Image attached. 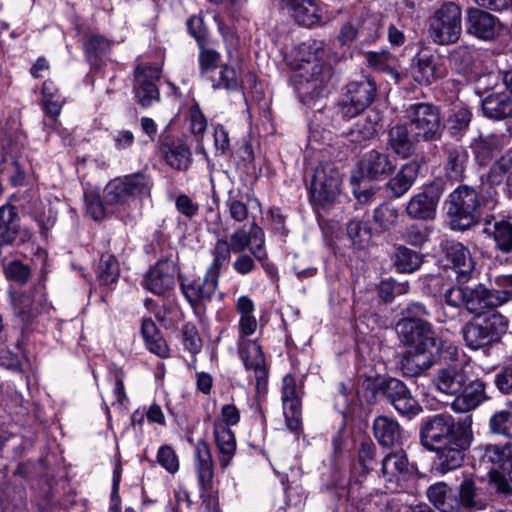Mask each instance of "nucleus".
<instances>
[{
	"label": "nucleus",
	"instance_id": "62",
	"mask_svg": "<svg viewBox=\"0 0 512 512\" xmlns=\"http://www.w3.org/2000/svg\"><path fill=\"white\" fill-rule=\"evenodd\" d=\"M378 129L379 123L377 115L374 114L373 117L368 116L365 118L363 123L358 122L351 134H358V136L354 138L355 141L367 140L374 137L377 134Z\"/></svg>",
	"mask_w": 512,
	"mask_h": 512
},
{
	"label": "nucleus",
	"instance_id": "10",
	"mask_svg": "<svg viewBox=\"0 0 512 512\" xmlns=\"http://www.w3.org/2000/svg\"><path fill=\"white\" fill-rule=\"evenodd\" d=\"M410 128L421 141L439 140L442 136L443 125L440 111L430 103H415L406 111Z\"/></svg>",
	"mask_w": 512,
	"mask_h": 512
},
{
	"label": "nucleus",
	"instance_id": "43",
	"mask_svg": "<svg viewBox=\"0 0 512 512\" xmlns=\"http://www.w3.org/2000/svg\"><path fill=\"white\" fill-rule=\"evenodd\" d=\"M477 58V50L474 46L460 45L449 54L452 67L460 74L467 75L472 71Z\"/></svg>",
	"mask_w": 512,
	"mask_h": 512
},
{
	"label": "nucleus",
	"instance_id": "7",
	"mask_svg": "<svg viewBox=\"0 0 512 512\" xmlns=\"http://www.w3.org/2000/svg\"><path fill=\"white\" fill-rule=\"evenodd\" d=\"M153 187L152 178L136 172L111 180L104 189L106 204L128 206L136 199L148 198Z\"/></svg>",
	"mask_w": 512,
	"mask_h": 512
},
{
	"label": "nucleus",
	"instance_id": "6",
	"mask_svg": "<svg viewBox=\"0 0 512 512\" xmlns=\"http://www.w3.org/2000/svg\"><path fill=\"white\" fill-rule=\"evenodd\" d=\"M482 464L491 465L488 474L490 484L504 496L512 495V487L505 478L512 481V438L504 445H486L476 449Z\"/></svg>",
	"mask_w": 512,
	"mask_h": 512
},
{
	"label": "nucleus",
	"instance_id": "12",
	"mask_svg": "<svg viewBox=\"0 0 512 512\" xmlns=\"http://www.w3.org/2000/svg\"><path fill=\"white\" fill-rule=\"evenodd\" d=\"M237 347L245 369L253 373L257 392H265L269 372L260 344L256 340H237Z\"/></svg>",
	"mask_w": 512,
	"mask_h": 512
},
{
	"label": "nucleus",
	"instance_id": "58",
	"mask_svg": "<svg viewBox=\"0 0 512 512\" xmlns=\"http://www.w3.org/2000/svg\"><path fill=\"white\" fill-rule=\"evenodd\" d=\"M411 392L408 387L396 378H390L382 385V393L385 399L392 405L398 399L403 397V394Z\"/></svg>",
	"mask_w": 512,
	"mask_h": 512
},
{
	"label": "nucleus",
	"instance_id": "14",
	"mask_svg": "<svg viewBox=\"0 0 512 512\" xmlns=\"http://www.w3.org/2000/svg\"><path fill=\"white\" fill-rule=\"evenodd\" d=\"M376 84L370 78L352 81L347 85L346 100L342 105L341 114L351 119L362 113L375 99Z\"/></svg>",
	"mask_w": 512,
	"mask_h": 512
},
{
	"label": "nucleus",
	"instance_id": "23",
	"mask_svg": "<svg viewBox=\"0 0 512 512\" xmlns=\"http://www.w3.org/2000/svg\"><path fill=\"white\" fill-rule=\"evenodd\" d=\"M175 285V267L169 261H159L145 275L144 287L157 296H165Z\"/></svg>",
	"mask_w": 512,
	"mask_h": 512
},
{
	"label": "nucleus",
	"instance_id": "35",
	"mask_svg": "<svg viewBox=\"0 0 512 512\" xmlns=\"http://www.w3.org/2000/svg\"><path fill=\"white\" fill-rule=\"evenodd\" d=\"M444 154L447 176L453 180H461L469 159L468 151L462 145L447 144L444 147Z\"/></svg>",
	"mask_w": 512,
	"mask_h": 512
},
{
	"label": "nucleus",
	"instance_id": "20",
	"mask_svg": "<svg viewBox=\"0 0 512 512\" xmlns=\"http://www.w3.org/2000/svg\"><path fill=\"white\" fill-rule=\"evenodd\" d=\"M448 73L444 59L433 53L418 54L413 66V77L421 85H429Z\"/></svg>",
	"mask_w": 512,
	"mask_h": 512
},
{
	"label": "nucleus",
	"instance_id": "33",
	"mask_svg": "<svg viewBox=\"0 0 512 512\" xmlns=\"http://www.w3.org/2000/svg\"><path fill=\"white\" fill-rule=\"evenodd\" d=\"M453 494L458 504L457 512L463 509L482 510L486 507V499L471 479H465Z\"/></svg>",
	"mask_w": 512,
	"mask_h": 512
},
{
	"label": "nucleus",
	"instance_id": "47",
	"mask_svg": "<svg viewBox=\"0 0 512 512\" xmlns=\"http://www.w3.org/2000/svg\"><path fill=\"white\" fill-rule=\"evenodd\" d=\"M120 275V267L118 260L112 254H102L97 271L96 277L101 285H110L115 283Z\"/></svg>",
	"mask_w": 512,
	"mask_h": 512
},
{
	"label": "nucleus",
	"instance_id": "59",
	"mask_svg": "<svg viewBox=\"0 0 512 512\" xmlns=\"http://www.w3.org/2000/svg\"><path fill=\"white\" fill-rule=\"evenodd\" d=\"M489 425L493 433L512 436V412L501 411L494 414Z\"/></svg>",
	"mask_w": 512,
	"mask_h": 512
},
{
	"label": "nucleus",
	"instance_id": "32",
	"mask_svg": "<svg viewBox=\"0 0 512 512\" xmlns=\"http://www.w3.org/2000/svg\"><path fill=\"white\" fill-rule=\"evenodd\" d=\"M373 432L382 446L393 447L402 443V429L399 423L392 418L377 417L373 423Z\"/></svg>",
	"mask_w": 512,
	"mask_h": 512
},
{
	"label": "nucleus",
	"instance_id": "15",
	"mask_svg": "<svg viewBox=\"0 0 512 512\" xmlns=\"http://www.w3.org/2000/svg\"><path fill=\"white\" fill-rule=\"evenodd\" d=\"M443 194L442 185L436 182L425 184L407 202L405 210L413 219L429 220L436 214L438 202Z\"/></svg>",
	"mask_w": 512,
	"mask_h": 512
},
{
	"label": "nucleus",
	"instance_id": "30",
	"mask_svg": "<svg viewBox=\"0 0 512 512\" xmlns=\"http://www.w3.org/2000/svg\"><path fill=\"white\" fill-rule=\"evenodd\" d=\"M486 399L485 385L481 381L471 382L453 400L451 408L456 413H466L478 407Z\"/></svg>",
	"mask_w": 512,
	"mask_h": 512
},
{
	"label": "nucleus",
	"instance_id": "2",
	"mask_svg": "<svg viewBox=\"0 0 512 512\" xmlns=\"http://www.w3.org/2000/svg\"><path fill=\"white\" fill-rule=\"evenodd\" d=\"M397 327L401 339L411 347L403 354L400 368L405 376H418L434 364L440 349L433 327L412 320L398 323Z\"/></svg>",
	"mask_w": 512,
	"mask_h": 512
},
{
	"label": "nucleus",
	"instance_id": "26",
	"mask_svg": "<svg viewBox=\"0 0 512 512\" xmlns=\"http://www.w3.org/2000/svg\"><path fill=\"white\" fill-rule=\"evenodd\" d=\"M509 144V137L501 134L481 135L471 144L475 159L481 166L488 165Z\"/></svg>",
	"mask_w": 512,
	"mask_h": 512
},
{
	"label": "nucleus",
	"instance_id": "13",
	"mask_svg": "<svg viewBox=\"0 0 512 512\" xmlns=\"http://www.w3.org/2000/svg\"><path fill=\"white\" fill-rule=\"evenodd\" d=\"M228 241L234 254L249 250L251 255L259 262L267 259L265 234L255 222H252L249 228L243 226L234 230Z\"/></svg>",
	"mask_w": 512,
	"mask_h": 512
},
{
	"label": "nucleus",
	"instance_id": "21",
	"mask_svg": "<svg viewBox=\"0 0 512 512\" xmlns=\"http://www.w3.org/2000/svg\"><path fill=\"white\" fill-rule=\"evenodd\" d=\"M443 249L447 260L452 264L459 283L468 282L474 273L475 263L471 253L462 243L448 240L444 243Z\"/></svg>",
	"mask_w": 512,
	"mask_h": 512
},
{
	"label": "nucleus",
	"instance_id": "41",
	"mask_svg": "<svg viewBox=\"0 0 512 512\" xmlns=\"http://www.w3.org/2000/svg\"><path fill=\"white\" fill-rule=\"evenodd\" d=\"M430 502L441 512H457L458 504L454 498L453 490L439 482L431 485L427 490Z\"/></svg>",
	"mask_w": 512,
	"mask_h": 512
},
{
	"label": "nucleus",
	"instance_id": "63",
	"mask_svg": "<svg viewBox=\"0 0 512 512\" xmlns=\"http://www.w3.org/2000/svg\"><path fill=\"white\" fill-rule=\"evenodd\" d=\"M182 335L185 349L190 353L196 354L201 350L202 341L194 324L186 323L182 328Z\"/></svg>",
	"mask_w": 512,
	"mask_h": 512
},
{
	"label": "nucleus",
	"instance_id": "38",
	"mask_svg": "<svg viewBox=\"0 0 512 512\" xmlns=\"http://www.w3.org/2000/svg\"><path fill=\"white\" fill-rule=\"evenodd\" d=\"M483 233L495 243V248L503 253L512 252V222L499 220L486 223Z\"/></svg>",
	"mask_w": 512,
	"mask_h": 512
},
{
	"label": "nucleus",
	"instance_id": "52",
	"mask_svg": "<svg viewBox=\"0 0 512 512\" xmlns=\"http://www.w3.org/2000/svg\"><path fill=\"white\" fill-rule=\"evenodd\" d=\"M381 25L374 16L359 17V42L361 44L375 43L380 37Z\"/></svg>",
	"mask_w": 512,
	"mask_h": 512
},
{
	"label": "nucleus",
	"instance_id": "57",
	"mask_svg": "<svg viewBox=\"0 0 512 512\" xmlns=\"http://www.w3.org/2000/svg\"><path fill=\"white\" fill-rule=\"evenodd\" d=\"M0 174L13 186L20 185L24 179V173L19 164L14 160L5 159L2 152H0Z\"/></svg>",
	"mask_w": 512,
	"mask_h": 512
},
{
	"label": "nucleus",
	"instance_id": "51",
	"mask_svg": "<svg viewBox=\"0 0 512 512\" xmlns=\"http://www.w3.org/2000/svg\"><path fill=\"white\" fill-rule=\"evenodd\" d=\"M87 60L95 64L110 50V41L98 34H91L83 44Z\"/></svg>",
	"mask_w": 512,
	"mask_h": 512
},
{
	"label": "nucleus",
	"instance_id": "37",
	"mask_svg": "<svg viewBox=\"0 0 512 512\" xmlns=\"http://www.w3.org/2000/svg\"><path fill=\"white\" fill-rule=\"evenodd\" d=\"M417 176L418 165L414 162L406 163L387 181L386 189L393 197L400 198L410 190Z\"/></svg>",
	"mask_w": 512,
	"mask_h": 512
},
{
	"label": "nucleus",
	"instance_id": "16",
	"mask_svg": "<svg viewBox=\"0 0 512 512\" xmlns=\"http://www.w3.org/2000/svg\"><path fill=\"white\" fill-rule=\"evenodd\" d=\"M302 386L296 379L287 374L282 379L281 400L286 425L292 432H298L302 426Z\"/></svg>",
	"mask_w": 512,
	"mask_h": 512
},
{
	"label": "nucleus",
	"instance_id": "8",
	"mask_svg": "<svg viewBox=\"0 0 512 512\" xmlns=\"http://www.w3.org/2000/svg\"><path fill=\"white\" fill-rule=\"evenodd\" d=\"M428 33L437 45L456 43L462 33V12L454 2H445L428 18Z\"/></svg>",
	"mask_w": 512,
	"mask_h": 512
},
{
	"label": "nucleus",
	"instance_id": "17",
	"mask_svg": "<svg viewBox=\"0 0 512 512\" xmlns=\"http://www.w3.org/2000/svg\"><path fill=\"white\" fill-rule=\"evenodd\" d=\"M341 175L332 164L319 165L311 181V195L320 204L331 202L339 194Z\"/></svg>",
	"mask_w": 512,
	"mask_h": 512
},
{
	"label": "nucleus",
	"instance_id": "60",
	"mask_svg": "<svg viewBox=\"0 0 512 512\" xmlns=\"http://www.w3.org/2000/svg\"><path fill=\"white\" fill-rule=\"evenodd\" d=\"M395 410L403 416L412 418L422 411L418 401L412 396L411 392L403 394V397L392 404Z\"/></svg>",
	"mask_w": 512,
	"mask_h": 512
},
{
	"label": "nucleus",
	"instance_id": "40",
	"mask_svg": "<svg viewBox=\"0 0 512 512\" xmlns=\"http://www.w3.org/2000/svg\"><path fill=\"white\" fill-rule=\"evenodd\" d=\"M163 156L167 165L179 171L187 170L191 164L190 148L181 141L163 146Z\"/></svg>",
	"mask_w": 512,
	"mask_h": 512
},
{
	"label": "nucleus",
	"instance_id": "31",
	"mask_svg": "<svg viewBox=\"0 0 512 512\" xmlns=\"http://www.w3.org/2000/svg\"><path fill=\"white\" fill-rule=\"evenodd\" d=\"M213 434L219 451L220 466L225 469L229 466L236 451V438L229 427L220 422L213 423Z\"/></svg>",
	"mask_w": 512,
	"mask_h": 512
},
{
	"label": "nucleus",
	"instance_id": "64",
	"mask_svg": "<svg viewBox=\"0 0 512 512\" xmlns=\"http://www.w3.org/2000/svg\"><path fill=\"white\" fill-rule=\"evenodd\" d=\"M359 17H352L346 23H344L340 29L338 40L342 45L349 46L354 41H359Z\"/></svg>",
	"mask_w": 512,
	"mask_h": 512
},
{
	"label": "nucleus",
	"instance_id": "22",
	"mask_svg": "<svg viewBox=\"0 0 512 512\" xmlns=\"http://www.w3.org/2000/svg\"><path fill=\"white\" fill-rule=\"evenodd\" d=\"M359 169L363 177L384 180L395 171L396 161L385 152L371 150L362 157Z\"/></svg>",
	"mask_w": 512,
	"mask_h": 512
},
{
	"label": "nucleus",
	"instance_id": "44",
	"mask_svg": "<svg viewBox=\"0 0 512 512\" xmlns=\"http://www.w3.org/2000/svg\"><path fill=\"white\" fill-rule=\"evenodd\" d=\"M368 66L376 71L390 74L394 78H399L397 69L398 60L388 50L378 52H367L365 54Z\"/></svg>",
	"mask_w": 512,
	"mask_h": 512
},
{
	"label": "nucleus",
	"instance_id": "24",
	"mask_svg": "<svg viewBox=\"0 0 512 512\" xmlns=\"http://www.w3.org/2000/svg\"><path fill=\"white\" fill-rule=\"evenodd\" d=\"M491 285V288H487L480 284V291L477 293L482 296L480 302L484 300L486 309L499 307L512 298V274L495 276Z\"/></svg>",
	"mask_w": 512,
	"mask_h": 512
},
{
	"label": "nucleus",
	"instance_id": "49",
	"mask_svg": "<svg viewBox=\"0 0 512 512\" xmlns=\"http://www.w3.org/2000/svg\"><path fill=\"white\" fill-rule=\"evenodd\" d=\"M220 60L221 54L218 51L204 47V43L199 46L198 63L200 76L203 80H210Z\"/></svg>",
	"mask_w": 512,
	"mask_h": 512
},
{
	"label": "nucleus",
	"instance_id": "54",
	"mask_svg": "<svg viewBox=\"0 0 512 512\" xmlns=\"http://www.w3.org/2000/svg\"><path fill=\"white\" fill-rule=\"evenodd\" d=\"M373 219L381 231H388L396 225L398 211L394 207L382 204L374 210Z\"/></svg>",
	"mask_w": 512,
	"mask_h": 512
},
{
	"label": "nucleus",
	"instance_id": "46",
	"mask_svg": "<svg viewBox=\"0 0 512 512\" xmlns=\"http://www.w3.org/2000/svg\"><path fill=\"white\" fill-rule=\"evenodd\" d=\"M214 90L225 89L235 91L241 88L242 78L240 73L231 65L224 64L220 67L218 76H212L208 81Z\"/></svg>",
	"mask_w": 512,
	"mask_h": 512
},
{
	"label": "nucleus",
	"instance_id": "4",
	"mask_svg": "<svg viewBox=\"0 0 512 512\" xmlns=\"http://www.w3.org/2000/svg\"><path fill=\"white\" fill-rule=\"evenodd\" d=\"M477 314L462 328L464 341L473 350L500 341L508 329L507 318L497 311Z\"/></svg>",
	"mask_w": 512,
	"mask_h": 512
},
{
	"label": "nucleus",
	"instance_id": "50",
	"mask_svg": "<svg viewBox=\"0 0 512 512\" xmlns=\"http://www.w3.org/2000/svg\"><path fill=\"white\" fill-rule=\"evenodd\" d=\"M394 264L401 272L412 273L419 269L422 264L421 256L404 246L396 248L394 255Z\"/></svg>",
	"mask_w": 512,
	"mask_h": 512
},
{
	"label": "nucleus",
	"instance_id": "56",
	"mask_svg": "<svg viewBox=\"0 0 512 512\" xmlns=\"http://www.w3.org/2000/svg\"><path fill=\"white\" fill-rule=\"evenodd\" d=\"M109 377L114 382L113 387V397L114 400L111 402L112 406H116L118 408H122L124 402L127 400V396L125 393V388L123 384L124 373L121 368L116 366H112L109 369Z\"/></svg>",
	"mask_w": 512,
	"mask_h": 512
},
{
	"label": "nucleus",
	"instance_id": "18",
	"mask_svg": "<svg viewBox=\"0 0 512 512\" xmlns=\"http://www.w3.org/2000/svg\"><path fill=\"white\" fill-rule=\"evenodd\" d=\"M218 279L219 275L208 269L202 278L183 279L180 288L189 304L196 308L211 300L218 286Z\"/></svg>",
	"mask_w": 512,
	"mask_h": 512
},
{
	"label": "nucleus",
	"instance_id": "1",
	"mask_svg": "<svg viewBox=\"0 0 512 512\" xmlns=\"http://www.w3.org/2000/svg\"><path fill=\"white\" fill-rule=\"evenodd\" d=\"M473 441L472 417L455 420L446 413L436 414L422 419L420 442L422 446L436 454L432 469L444 475L460 468L465 452Z\"/></svg>",
	"mask_w": 512,
	"mask_h": 512
},
{
	"label": "nucleus",
	"instance_id": "53",
	"mask_svg": "<svg viewBox=\"0 0 512 512\" xmlns=\"http://www.w3.org/2000/svg\"><path fill=\"white\" fill-rule=\"evenodd\" d=\"M231 252L233 251L227 239H217L215 246L212 250L213 262L208 269L220 275L221 269L223 267H226L230 262Z\"/></svg>",
	"mask_w": 512,
	"mask_h": 512
},
{
	"label": "nucleus",
	"instance_id": "61",
	"mask_svg": "<svg viewBox=\"0 0 512 512\" xmlns=\"http://www.w3.org/2000/svg\"><path fill=\"white\" fill-rule=\"evenodd\" d=\"M157 462L169 473L174 474L179 470V460L169 445H162L157 452Z\"/></svg>",
	"mask_w": 512,
	"mask_h": 512
},
{
	"label": "nucleus",
	"instance_id": "29",
	"mask_svg": "<svg viewBox=\"0 0 512 512\" xmlns=\"http://www.w3.org/2000/svg\"><path fill=\"white\" fill-rule=\"evenodd\" d=\"M420 141L415 132L411 128L409 130L406 124L397 123L389 130L388 146L401 158L411 156Z\"/></svg>",
	"mask_w": 512,
	"mask_h": 512
},
{
	"label": "nucleus",
	"instance_id": "3",
	"mask_svg": "<svg viewBox=\"0 0 512 512\" xmlns=\"http://www.w3.org/2000/svg\"><path fill=\"white\" fill-rule=\"evenodd\" d=\"M324 51L323 41L312 40L299 46V55L308 54L307 58H301L295 74L299 78L298 90L301 94L315 98L323 95L327 88L332 78V69L322 61Z\"/></svg>",
	"mask_w": 512,
	"mask_h": 512
},
{
	"label": "nucleus",
	"instance_id": "25",
	"mask_svg": "<svg viewBox=\"0 0 512 512\" xmlns=\"http://www.w3.org/2000/svg\"><path fill=\"white\" fill-rule=\"evenodd\" d=\"M512 169V152L501 156L490 167L486 175H481L480 193L484 194V201H495V186L500 185L506 174Z\"/></svg>",
	"mask_w": 512,
	"mask_h": 512
},
{
	"label": "nucleus",
	"instance_id": "34",
	"mask_svg": "<svg viewBox=\"0 0 512 512\" xmlns=\"http://www.w3.org/2000/svg\"><path fill=\"white\" fill-rule=\"evenodd\" d=\"M409 473V461L404 450L388 453L381 462V476L385 481H398Z\"/></svg>",
	"mask_w": 512,
	"mask_h": 512
},
{
	"label": "nucleus",
	"instance_id": "48",
	"mask_svg": "<svg viewBox=\"0 0 512 512\" xmlns=\"http://www.w3.org/2000/svg\"><path fill=\"white\" fill-rule=\"evenodd\" d=\"M347 235L354 246L358 248L365 247L372 236L368 220L355 218L349 221L347 224Z\"/></svg>",
	"mask_w": 512,
	"mask_h": 512
},
{
	"label": "nucleus",
	"instance_id": "39",
	"mask_svg": "<svg viewBox=\"0 0 512 512\" xmlns=\"http://www.w3.org/2000/svg\"><path fill=\"white\" fill-rule=\"evenodd\" d=\"M20 229L16 207L5 204L0 207V245L11 244Z\"/></svg>",
	"mask_w": 512,
	"mask_h": 512
},
{
	"label": "nucleus",
	"instance_id": "28",
	"mask_svg": "<svg viewBox=\"0 0 512 512\" xmlns=\"http://www.w3.org/2000/svg\"><path fill=\"white\" fill-rule=\"evenodd\" d=\"M480 284L474 288H464L462 286H452L446 290L444 296L446 303L455 308L465 307L470 313L482 312L485 308L484 300L478 303L480 295Z\"/></svg>",
	"mask_w": 512,
	"mask_h": 512
},
{
	"label": "nucleus",
	"instance_id": "9",
	"mask_svg": "<svg viewBox=\"0 0 512 512\" xmlns=\"http://www.w3.org/2000/svg\"><path fill=\"white\" fill-rule=\"evenodd\" d=\"M194 467L205 512H220L218 491L214 486V463L207 442L199 440L194 449Z\"/></svg>",
	"mask_w": 512,
	"mask_h": 512
},
{
	"label": "nucleus",
	"instance_id": "36",
	"mask_svg": "<svg viewBox=\"0 0 512 512\" xmlns=\"http://www.w3.org/2000/svg\"><path fill=\"white\" fill-rule=\"evenodd\" d=\"M284 7L301 25L311 27L320 22L318 8L312 0H284Z\"/></svg>",
	"mask_w": 512,
	"mask_h": 512
},
{
	"label": "nucleus",
	"instance_id": "42",
	"mask_svg": "<svg viewBox=\"0 0 512 512\" xmlns=\"http://www.w3.org/2000/svg\"><path fill=\"white\" fill-rule=\"evenodd\" d=\"M485 116L493 119H503L512 115V102L504 93H494L482 102Z\"/></svg>",
	"mask_w": 512,
	"mask_h": 512
},
{
	"label": "nucleus",
	"instance_id": "19",
	"mask_svg": "<svg viewBox=\"0 0 512 512\" xmlns=\"http://www.w3.org/2000/svg\"><path fill=\"white\" fill-rule=\"evenodd\" d=\"M502 29L499 19L480 8H470L466 15V31L482 41H492Z\"/></svg>",
	"mask_w": 512,
	"mask_h": 512
},
{
	"label": "nucleus",
	"instance_id": "27",
	"mask_svg": "<svg viewBox=\"0 0 512 512\" xmlns=\"http://www.w3.org/2000/svg\"><path fill=\"white\" fill-rule=\"evenodd\" d=\"M467 380L464 369L457 364H453L439 369L433 383L438 391L455 396L463 391Z\"/></svg>",
	"mask_w": 512,
	"mask_h": 512
},
{
	"label": "nucleus",
	"instance_id": "11",
	"mask_svg": "<svg viewBox=\"0 0 512 512\" xmlns=\"http://www.w3.org/2000/svg\"><path fill=\"white\" fill-rule=\"evenodd\" d=\"M161 64L150 62L144 57H138L135 61L133 90L138 103L144 107H150L159 101L160 93L156 82L161 77Z\"/></svg>",
	"mask_w": 512,
	"mask_h": 512
},
{
	"label": "nucleus",
	"instance_id": "5",
	"mask_svg": "<svg viewBox=\"0 0 512 512\" xmlns=\"http://www.w3.org/2000/svg\"><path fill=\"white\" fill-rule=\"evenodd\" d=\"M485 193L477 192L473 188L463 185L456 188L449 196L448 209L454 228L469 229L477 223L481 216V206L493 204L494 201H484Z\"/></svg>",
	"mask_w": 512,
	"mask_h": 512
},
{
	"label": "nucleus",
	"instance_id": "55",
	"mask_svg": "<svg viewBox=\"0 0 512 512\" xmlns=\"http://www.w3.org/2000/svg\"><path fill=\"white\" fill-rule=\"evenodd\" d=\"M85 211L92 219L101 220L106 215L105 206L100 194L95 190L84 191Z\"/></svg>",
	"mask_w": 512,
	"mask_h": 512
},
{
	"label": "nucleus",
	"instance_id": "45",
	"mask_svg": "<svg viewBox=\"0 0 512 512\" xmlns=\"http://www.w3.org/2000/svg\"><path fill=\"white\" fill-rule=\"evenodd\" d=\"M42 103L45 113L56 119L65 103V98L59 93L52 81H45L42 86Z\"/></svg>",
	"mask_w": 512,
	"mask_h": 512
}]
</instances>
